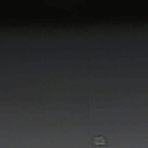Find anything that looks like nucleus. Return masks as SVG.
<instances>
[{
  "mask_svg": "<svg viewBox=\"0 0 148 148\" xmlns=\"http://www.w3.org/2000/svg\"><path fill=\"white\" fill-rule=\"evenodd\" d=\"M99 142H101V140H99Z\"/></svg>",
  "mask_w": 148,
  "mask_h": 148,
  "instance_id": "f257e3e1",
  "label": "nucleus"
}]
</instances>
